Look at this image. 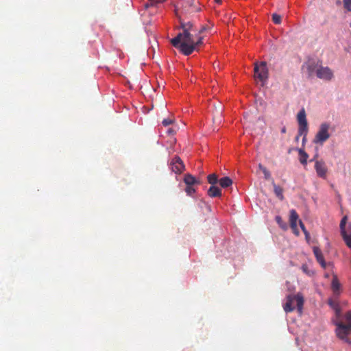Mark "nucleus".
<instances>
[{"mask_svg": "<svg viewBox=\"0 0 351 351\" xmlns=\"http://www.w3.org/2000/svg\"><path fill=\"white\" fill-rule=\"evenodd\" d=\"M347 217H344L341 219L340 222V229H341V234L346 232V223Z\"/></svg>", "mask_w": 351, "mask_h": 351, "instance_id": "nucleus-23", "label": "nucleus"}, {"mask_svg": "<svg viewBox=\"0 0 351 351\" xmlns=\"http://www.w3.org/2000/svg\"><path fill=\"white\" fill-rule=\"evenodd\" d=\"M217 3H221V0H215Z\"/></svg>", "mask_w": 351, "mask_h": 351, "instance_id": "nucleus-39", "label": "nucleus"}, {"mask_svg": "<svg viewBox=\"0 0 351 351\" xmlns=\"http://www.w3.org/2000/svg\"><path fill=\"white\" fill-rule=\"evenodd\" d=\"M185 191L188 195H192L195 192V189L193 186H186Z\"/></svg>", "mask_w": 351, "mask_h": 351, "instance_id": "nucleus-27", "label": "nucleus"}, {"mask_svg": "<svg viewBox=\"0 0 351 351\" xmlns=\"http://www.w3.org/2000/svg\"><path fill=\"white\" fill-rule=\"evenodd\" d=\"M306 238L308 239L309 237V234L308 235H305Z\"/></svg>", "mask_w": 351, "mask_h": 351, "instance_id": "nucleus-41", "label": "nucleus"}, {"mask_svg": "<svg viewBox=\"0 0 351 351\" xmlns=\"http://www.w3.org/2000/svg\"><path fill=\"white\" fill-rule=\"evenodd\" d=\"M172 171L175 173H181L184 170V165L179 156H175L170 162Z\"/></svg>", "mask_w": 351, "mask_h": 351, "instance_id": "nucleus-8", "label": "nucleus"}, {"mask_svg": "<svg viewBox=\"0 0 351 351\" xmlns=\"http://www.w3.org/2000/svg\"><path fill=\"white\" fill-rule=\"evenodd\" d=\"M159 3V1H155V0H149V3L146 5V7H148L149 5L153 6L156 5V3ZM160 3H162L160 1Z\"/></svg>", "mask_w": 351, "mask_h": 351, "instance_id": "nucleus-31", "label": "nucleus"}, {"mask_svg": "<svg viewBox=\"0 0 351 351\" xmlns=\"http://www.w3.org/2000/svg\"><path fill=\"white\" fill-rule=\"evenodd\" d=\"M344 8L348 11H351V0H343Z\"/></svg>", "mask_w": 351, "mask_h": 351, "instance_id": "nucleus-25", "label": "nucleus"}, {"mask_svg": "<svg viewBox=\"0 0 351 351\" xmlns=\"http://www.w3.org/2000/svg\"><path fill=\"white\" fill-rule=\"evenodd\" d=\"M300 226L305 235H308V232L306 230L304 224L302 221H299Z\"/></svg>", "mask_w": 351, "mask_h": 351, "instance_id": "nucleus-30", "label": "nucleus"}, {"mask_svg": "<svg viewBox=\"0 0 351 351\" xmlns=\"http://www.w3.org/2000/svg\"><path fill=\"white\" fill-rule=\"evenodd\" d=\"M271 16H272V21L275 24H280L281 23V16L280 15H279L276 13H274Z\"/></svg>", "mask_w": 351, "mask_h": 351, "instance_id": "nucleus-24", "label": "nucleus"}, {"mask_svg": "<svg viewBox=\"0 0 351 351\" xmlns=\"http://www.w3.org/2000/svg\"><path fill=\"white\" fill-rule=\"evenodd\" d=\"M315 169L319 177L322 178H325L326 177L327 167L323 160H316L315 163Z\"/></svg>", "mask_w": 351, "mask_h": 351, "instance_id": "nucleus-9", "label": "nucleus"}, {"mask_svg": "<svg viewBox=\"0 0 351 351\" xmlns=\"http://www.w3.org/2000/svg\"><path fill=\"white\" fill-rule=\"evenodd\" d=\"M331 289L335 295H338L340 293L341 289V284L339 282V280L336 276H333L332 282H331Z\"/></svg>", "mask_w": 351, "mask_h": 351, "instance_id": "nucleus-13", "label": "nucleus"}, {"mask_svg": "<svg viewBox=\"0 0 351 351\" xmlns=\"http://www.w3.org/2000/svg\"><path fill=\"white\" fill-rule=\"evenodd\" d=\"M184 182L186 186H193L194 184L197 182L195 178L191 174L185 175Z\"/></svg>", "mask_w": 351, "mask_h": 351, "instance_id": "nucleus-17", "label": "nucleus"}, {"mask_svg": "<svg viewBox=\"0 0 351 351\" xmlns=\"http://www.w3.org/2000/svg\"><path fill=\"white\" fill-rule=\"evenodd\" d=\"M213 119H214V121H215V119H216V115H215V116H214Z\"/></svg>", "mask_w": 351, "mask_h": 351, "instance_id": "nucleus-40", "label": "nucleus"}, {"mask_svg": "<svg viewBox=\"0 0 351 351\" xmlns=\"http://www.w3.org/2000/svg\"><path fill=\"white\" fill-rule=\"evenodd\" d=\"M208 195L211 197H221V191L219 187L216 186L215 185L210 186V187L208 190Z\"/></svg>", "mask_w": 351, "mask_h": 351, "instance_id": "nucleus-14", "label": "nucleus"}, {"mask_svg": "<svg viewBox=\"0 0 351 351\" xmlns=\"http://www.w3.org/2000/svg\"><path fill=\"white\" fill-rule=\"evenodd\" d=\"M264 173V176H265V180H271L272 181V178H271V173L270 172L266 169H263V172Z\"/></svg>", "mask_w": 351, "mask_h": 351, "instance_id": "nucleus-29", "label": "nucleus"}, {"mask_svg": "<svg viewBox=\"0 0 351 351\" xmlns=\"http://www.w3.org/2000/svg\"><path fill=\"white\" fill-rule=\"evenodd\" d=\"M328 304L331 308H332L335 310L336 317L337 319H339L341 315V313L339 304L332 299H329Z\"/></svg>", "mask_w": 351, "mask_h": 351, "instance_id": "nucleus-12", "label": "nucleus"}, {"mask_svg": "<svg viewBox=\"0 0 351 351\" xmlns=\"http://www.w3.org/2000/svg\"><path fill=\"white\" fill-rule=\"evenodd\" d=\"M220 113H221L220 110H217V108H215V114H216V115H219Z\"/></svg>", "mask_w": 351, "mask_h": 351, "instance_id": "nucleus-38", "label": "nucleus"}, {"mask_svg": "<svg viewBox=\"0 0 351 351\" xmlns=\"http://www.w3.org/2000/svg\"><path fill=\"white\" fill-rule=\"evenodd\" d=\"M302 136H303L302 143H304L306 142V136L307 135L302 134Z\"/></svg>", "mask_w": 351, "mask_h": 351, "instance_id": "nucleus-35", "label": "nucleus"}, {"mask_svg": "<svg viewBox=\"0 0 351 351\" xmlns=\"http://www.w3.org/2000/svg\"><path fill=\"white\" fill-rule=\"evenodd\" d=\"M298 153H299V155H300V162L302 165H306L307 159H308V155L307 154V153L305 152L302 149H298Z\"/></svg>", "mask_w": 351, "mask_h": 351, "instance_id": "nucleus-18", "label": "nucleus"}, {"mask_svg": "<svg viewBox=\"0 0 351 351\" xmlns=\"http://www.w3.org/2000/svg\"><path fill=\"white\" fill-rule=\"evenodd\" d=\"M341 236H342L346 245L349 248H351V234H349L346 232L342 233Z\"/></svg>", "mask_w": 351, "mask_h": 351, "instance_id": "nucleus-22", "label": "nucleus"}, {"mask_svg": "<svg viewBox=\"0 0 351 351\" xmlns=\"http://www.w3.org/2000/svg\"><path fill=\"white\" fill-rule=\"evenodd\" d=\"M167 133L169 134H173L175 133V130L173 129H172V128H169L167 130Z\"/></svg>", "mask_w": 351, "mask_h": 351, "instance_id": "nucleus-33", "label": "nucleus"}, {"mask_svg": "<svg viewBox=\"0 0 351 351\" xmlns=\"http://www.w3.org/2000/svg\"><path fill=\"white\" fill-rule=\"evenodd\" d=\"M319 65L320 64H319L318 63L315 62L308 64L307 66V70L309 75H312L314 73H316V69L317 67H319Z\"/></svg>", "mask_w": 351, "mask_h": 351, "instance_id": "nucleus-19", "label": "nucleus"}, {"mask_svg": "<svg viewBox=\"0 0 351 351\" xmlns=\"http://www.w3.org/2000/svg\"><path fill=\"white\" fill-rule=\"evenodd\" d=\"M194 0H187L185 3H186V5H185V8H186V6H189L190 8L187 10L188 12H199L200 10L199 8H195L193 7V4L194 3Z\"/></svg>", "mask_w": 351, "mask_h": 351, "instance_id": "nucleus-20", "label": "nucleus"}, {"mask_svg": "<svg viewBox=\"0 0 351 351\" xmlns=\"http://www.w3.org/2000/svg\"><path fill=\"white\" fill-rule=\"evenodd\" d=\"M254 77L261 82V86H264L269 77V71L266 62H261L260 63H254Z\"/></svg>", "mask_w": 351, "mask_h": 351, "instance_id": "nucleus-3", "label": "nucleus"}, {"mask_svg": "<svg viewBox=\"0 0 351 351\" xmlns=\"http://www.w3.org/2000/svg\"><path fill=\"white\" fill-rule=\"evenodd\" d=\"M208 182L211 186L215 185L218 182L217 176L215 173L210 174L207 177Z\"/></svg>", "mask_w": 351, "mask_h": 351, "instance_id": "nucleus-21", "label": "nucleus"}, {"mask_svg": "<svg viewBox=\"0 0 351 351\" xmlns=\"http://www.w3.org/2000/svg\"><path fill=\"white\" fill-rule=\"evenodd\" d=\"M298 218L299 216L297 212L294 209L291 210L289 217L290 227L296 235L299 234V231L297 227V221L298 220Z\"/></svg>", "mask_w": 351, "mask_h": 351, "instance_id": "nucleus-10", "label": "nucleus"}, {"mask_svg": "<svg viewBox=\"0 0 351 351\" xmlns=\"http://www.w3.org/2000/svg\"><path fill=\"white\" fill-rule=\"evenodd\" d=\"M276 221L280 226H282V219L281 218V217L280 216H276Z\"/></svg>", "mask_w": 351, "mask_h": 351, "instance_id": "nucleus-32", "label": "nucleus"}, {"mask_svg": "<svg viewBox=\"0 0 351 351\" xmlns=\"http://www.w3.org/2000/svg\"><path fill=\"white\" fill-rule=\"evenodd\" d=\"M344 320L348 322L347 324H351V311H348L345 316H344Z\"/></svg>", "mask_w": 351, "mask_h": 351, "instance_id": "nucleus-28", "label": "nucleus"}, {"mask_svg": "<svg viewBox=\"0 0 351 351\" xmlns=\"http://www.w3.org/2000/svg\"><path fill=\"white\" fill-rule=\"evenodd\" d=\"M286 132H287V128H286V127H285V126H284V127L281 129V132L284 134V133H286Z\"/></svg>", "mask_w": 351, "mask_h": 351, "instance_id": "nucleus-37", "label": "nucleus"}, {"mask_svg": "<svg viewBox=\"0 0 351 351\" xmlns=\"http://www.w3.org/2000/svg\"><path fill=\"white\" fill-rule=\"evenodd\" d=\"M174 121H175L174 119L167 118V119H165L162 120V124L164 126H168V125L173 123Z\"/></svg>", "mask_w": 351, "mask_h": 351, "instance_id": "nucleus-26", "label": "nucleus"}, {"mask_svg": "<svg viewBox=\"0 0 351 351\" xmlns=\"http://www.w3.org/2000/svg\"><path fill=\"white\" fill-rule=\"evenodd\" d=\"M295 301L296 302L298 311L300 313L302 312L304 302V296L301 293H298L296 295H289L287 297V302L283 306L286 313H289L294 310L295 308L293 304Z\"/></svg>", "mask_w": 351, "mask_h": 351, "instance_id": "nucleus-2", "label": "nucleus"}, {"mask_svg": "<svg viewBox=\"0 0 351 351\" xmlns=\"http://www.w3.org/2000/svg\"><path fill=\"white\" fill-rule=\"evenodd\" d=\"M316 76L324 81H330L334 77V74L328 66H323L320 64L316 69Z\"/></svg>", "mask_w": 351, "mask_h": 351, "instance_id": "nucleus-7", "label": "nucleus"}, {"mask_svg": "<svg viewBox=\"0 0 351 351\" xmlns=\"http://www.w3.org/2000/svg\"><path fill=\"white\" fill-rule=\"evenodd\" d=\"M302 135H299V130H298V135L296 136L295 137V141H299V138Z\"/></svg>", "mask_w": 351, "mask_h": 351, "instance_id": "nucleus-36", "label": "nucleus"}, {"mask_svg": "<svg viewBox=\"0 0 351 351\" xmlns=\"http://www.w3.org/2000/svg\"><path fill=\"white\" fill-rule=\"evenodd\" d=\"M335 324L337 326L336 332L338 337L344 340L346 342L350 343L348 335L351 334V324H345L342 321H338Z\"/></svg>", "mask_w": 351, "mask_h": 351, "instance_id": "nucleus-5", "label": "nucleus"}, {"mask_svg": "<svg viewBox=\"0 0 351 351\" xmlns=\"http://www.w3.org/2000/svg\"><path fill=\"white\" fill-rule=\"evenodd\" d=\"M258 168L263 172V169H266L267 168L262 165L261 163L258 165Z\"/></svg>", "mask_w": 351, "mask_h": 351, "instance_id": "nucleus-34", "label": "nucleus"}, {"mask_svg": "<svg viewBox=\"0 0 351 351\" xmlns=\"http://www.w3.org/2000/svg\"><path fill=\"white\" fill-rule=\"evenodd\" d=\"M313 254L316 258L317 261L321 265L322 267L326 268V263L325 262L322 250L317 246L313 247Z\"/></svg>", "mask_w": 351, "mask_h": 351, "instance_id": "nucleus-11", "label": "nucleus"}, {"mask_svg": "<svg viewBox=\"0 0 351 351\" xmlns=\"http://www.w3.org/2000/svg\"><path fill=\"white\" fill-rule=\"evenodd\" d=\"M180 27L182 32L171 39L170 43L184 56L191 55L197 47L202 45L204 38L201 34L210 28L209 26L203 25L199 29H197L192 23L182 21Z\"/></svg>", "mask_w": 351, "mask_h": 351, "instance_id": "nucleus-1", "label": "nucleus"}, {"mask_svg": "<svg viewBox=\"0 0 351 351\" xmlns=\"http://www.w3.org/2000/svg\"><path fill=\"white\" fill-rule=\"evenodd\" d=\"M329 129L330 125L328 123H322L313 139V143L322 145L330 136Z\"/></svg>", "mask_w": 351, "mask_h": 351, "instance_id": "nucleus-4", "label": "nucleus"}, {"mask_svg": "<svg viewBox=\"0 0 351 351\" xmlns=\"http://www.w3.org/2000/svg\"><path fill=\"white\" fill-rule=\"evenodd\" d=\"M350 26L351 27V23L350 24Z\"/></svg>", "mask_w": 351, "mask_h": 351, "instance_id": "nucleus-42", "label": "nucleus"}, {"mask_svg": "<svg viewBox=\"0 0 351 351\" xmlns=\"http://www.w3.org/2000/svg\"><path fill=\"white\" fill-rule=\"evenodd\" d=\"M272 185L274 186V193L276 194V195L280 199V200H282L284 199V195H283V189L276 185L274 182V180H272Z\"/></svg>", "mask_w": 351, "mask_h": 351, "instance_id": "nucleus-15", "label": "nucleus"}, {"mask_svg": "<svg viewBox=\"0 0 351 351\" xmlns=\"http://www.w3.org/2000/svg\"><path fill=\"white\" fill-rule=\"evenodd\" d=\"M297 121L298 123L299 135H307L308 128L304 108H302L298 113Z\"/></svg>", "mask_w": 351, "mask_h": 351, "instance_id": "nucleus-6", "label": "nucleus"}, {"mask_svg": "<svg viewBox=\"0 0 351 351\" xmlns=\"http://www.w3.org/2000/svg\"><path fill=\"white\" fill-rule=\"evenodd\" d=\"M219 183L222 188H227L232 184V180L229 177H223L219 180Z\"/></svg>", "mask_w": 351, "mask_h": 351, "instance_id": "nucleus-16", "label": "nucleus"}]
</instances>
